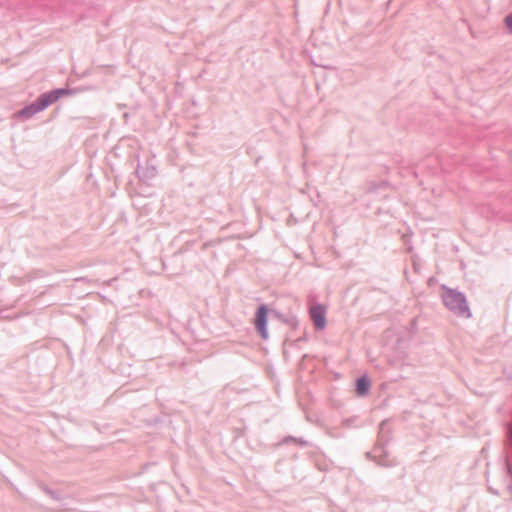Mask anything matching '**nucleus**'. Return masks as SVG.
<instances>
[{
  "mask_svg": "<svg viewBox=\"0 0 512 512\" xmlns=\"http://www.w3.org/2000/svg\"><path fill=\"white\" fill-rule=\"evenodd\" d=\"M442 291V300L448 310L459 317H471V311L464 293L446 286H442Z\"/></svg>",
  "mask_w": 512,
  "mask_h": 512,
  "instance_id": "obj_1",
  "label": "nucleus"
},
{
  "mask_svg": "<svg viewBox=\"0 0 512 512\" xmlns=\"http://www.w3.org/2000/svg\"><path fill=\"white\" fill-rule=\"evenodd\" d=\"M49 105L47 104L44 96L41 94L35 101L31 104L26 105L24 108L17 112L18 117L22 119H29L33 117L35 114L45 110Z\"/></svg>",
  "mask_w": 512,
  "mask_h": 512,
  "instance_id": "obj_2",
  "label": "nucleus"
},
{
  "mask_svg": "<svg viewBox=\"0 0 512 512\" xmlns=\"http://www.w3.org/2000/svg\"><path fill=\"white\" fill-rule=\"evenodd\" d=\"M267 322H268V308L265 304H262L258 307L255 314V328L259 332L262 339H268V331H267Z\"/></svg>",
  "mask_w": 512,
  "mask_h": 512,
  "instance_id": "obj_3",
  "label": "nucleus"
},
{
  "mask_svg": "<svg viewBox=\"0 0 512 512\" xmlns=\"http://www.w3.org/2000/svg\"><path fill=\"white\" fill-rule=\"evenodd\" d=\"M310 317L317 329H324L326 326V311L320 304L314 305L309 311Z\"/></svg>",
  "mask_w": 512,
  "mask_h": 512,
  "instance_id": "obj_4",
  "label": "nucleus"
},
{
  "mask_svg": "<svg viewBox=\"0 0 512 512\" xmlns=\"http://www.w3.org/2000/svg\"><path fill=\"white\" fill-rule=\"evenodd\" d=\"M136 175L140 181L147 182L157 175L156 166L152 163L147 162L144 166L137 165Z\"/></svg>",
  "mask_w": 512,
  "mask_h": 512,
  "instance_id": "obj_5",
  "label": "nucleus"
},
{
  "mask_svg": "<svg viewBox=\"0 0 512 512\" xmlns=\"http://www.w3.org/2000/svg\"><path fill=\"white\" fill-rule=\"evenodd\" d=\"M73 92L70 89L66 88H57L52 91L43 93L47 104L50 106L54 102H56L58 99H60L62 96L71 95Z\"/></svg>",
  "mask_w": 512,
  "mask_h": 512,
  "instance_id": "obj_6",
  "label": "nucleus"
},
{
  "mask_svg": "<svg viewBox=\"0 0 512 512\" xmlns=\"http://www.w3.org/2000/svg\"><path fill=\"white\" fill-rule=\"evenodd\" d=\"M370 389V381L366 376H361L356 380V392L359 396H365Z\"/></svg>",
  "mask_w": 512,
  "mask_h": 512,
  "instance_id": "obj_7",
  "label": "nucleus"
},
{
  "mask_svg": "<svg viewBox=\"0 0 512 512\" xmlns=\"http://www.w3.org/2000/svg\"><path fill=\"white\" fill-rule=\"evenodd\" d=\"M386 430L388 431V423L387 421H382L379 427V445H377L374 449V453H378L383 451L382 444L388 441V436H386Z\"/></svg>",
  "mask_w": 512,
  "mask_h": 512,
  "instance_id": "obj_8",
  "label": "nucleus"
},
{
  "mask_svg": "<svg viewBox=\"0 0 512 512\" xmlns=\"http://www.w3.org/2000/svg\"><path fill=\"white\" fill-rule=\"evenodd\" d=\"M290 442H294V443H298L300 444L301 446H306L307 445V441L303 440V439H297L293 436H286L283 440H282V443L283 444H288Z\"/></svg>",
  "mask_w": 512,
  "mask_h": 512,
  "instance_id": "obj_9",
  "label": "nucleus"
},
{
  "mask_svg": "<svg viewBox=\"0 0 512 512\" xmlns=\"http://www.w3.org/2000/svg\"><path fill=\"white\" fill-rule=\"evenodd\" d=\"M504 23L507 26L509 32L512 34V12L505 17Z\"/></svg>",
  "mask_w": 512,
  "mask_h": 512,
  "instance_id": "obj_10",
  "label": "nucleus"
},
{
  "mask_svg": "<svg viewBox=\"0 0 512 512\" xmlns=\"http://www.w3.org/2000/svg\"><path fill=\"white\" fill-rule=\"evenodd\" d=\"M506 469H507V473H508L509 475H511V474H512V469H511V466H510V464H509V461H508V460H506Z\"/></svg>",
  "mask_w": 512,
  "mask_h": 512,
  "instance_id": "obj_11",
  "label": "nucleus"
},
{
  "mask_svg": "<svg viewBox=\"0 0 512 512\" xmlns=\"http://www.w3.org/2000/svg\"><path fill=\"white\" fill-rule=\"evenodd\" d=\"M507 435H508V438L509 440L511 441L512 443V427H509L508 430H507Z\"/></svg>",
  "mask_w": 512,
  "mask_h": 512,
  "instance_id": "obj_12",
  "label": "nucleus"
},
{
  "mask_svg": "<svg viewBox=\"0 0 512 512\" xmlns=\"http://www.w3.org/2000/svg\"><path fill=\"white\" fill-rule=\"evenodd\" d=\"M46 492L53 498H55V494L50 489H46Z\"/></svg>",
  "mask_w": 512,
  "mask_h": 512,
  "instance_id": "obj_13",
  "label": "nucleus"
},
{
  "mask_svg": "<svg viewBox=\"0 0 512 512\" xmlns=\"http://www.w3.org/2000/svg\"><path fill=\"white\" fill-rule=\"evenodd\" d=\"M46 492L53 498H55V494L50 489H46Z\"/></svg>",
  "mask_w": 512,
  "mask_h": 512,
  "instance_id": "obj_14",
  "label": "nucleus"
},
{
  "mask_svg": "<svg viewBox=\"0 0 512 512\" xmlns=\"http://www.w3.org/2000/svg\"><path fill=\"white\" fill-rule=\"evenodd\" d=\"M377 463H378V465H381V466H388V464H386L382 460H379Z\"/></svg>",
  "mask_w": 512,
  "mask_h": 512,
  "instance_id": "obj_15",
  "label": "nucleus"
}]
</instances>
